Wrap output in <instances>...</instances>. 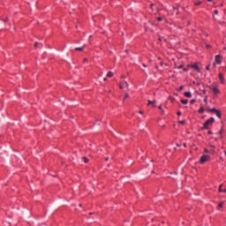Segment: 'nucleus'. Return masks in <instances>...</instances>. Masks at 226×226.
Instances as JSON below:
<instances>
[{
  "mask_svg": "<svg viewBox=\"0 0 226 226\" xmlns=\"http://www.w3.org/2000/svg\"><path fill=\"white\" fill-rule=\"evenodd\" d=\"M207 87L210 89V91H212L214 98H218V95H220L222 93L220 91V88L218 87V83L216 82H214L213 84L207 86Z\"/></svg>",
  "mask_w": 226,
  "mask_h": 226,
  "instance_id": "nucleus-1",
  "label": "nucleus"
},
{
  "mask_svg": "<svg viewBox=\"0 0 226 226\" xmlns=\"http://www.w3.org/2000/svg\"><path fill=\"white\" fill-rule=\"evenodd\" d=\"M215 123V117H210L208 120L205 122L201 130H209V126Z\"/></svg>",
  "mask_w": 226,
  "mask_h": 226,
  "instance_id": "nucleus-2",
  "label": "nucleus"
},
{
  "mask_svg": "<svg viewBox=\"0 0 226 226\" xmlns=\"http://www.w3.org/2000/svg\"><path fill=\"white\" fill-rule=\"evenodd\" d=\"M207 112H212L214 114H215V116L219 118L222 119V111L220 109H216V108H212V109H208Z\"/></svg>",
  "mask_w": 226,
  "mask_h": 226,
  "instance_id": "nucleus-3",
  "label": "nucleus"
},
{
  "mask_svg": "<svg viewBox=\"0 0 226 226\" xmlns=\"http://www.w3.org/2000/svg\"><path fill=\"white\" fill-rule=\"evenodd\" d=\"M210 160H211V156L203 154L200 158V163L204 164V163H206V162H209Z\"/></svg>",
  "mask_w": 226,
  "mask_h": 226,
  "instance_id": "nucleus-4",
  "label": "nucleus"
},
{
  "mask_svg": "<svg viewBox=\"0 0 226 226\" xmlns=\"http://www.w3.org/2000/svg\"><path fill=\"white\" fill-rule=\"evenodd\" d=\"M222 61H223V57H222L220 55H217L215 56V62H214L213 65L216 66V64H222Z\"/></svg>",
  "mask_w": 226,
  "mask_h": 226,
  "instance_id": "nucleus-5",
  "label": "nucleus"
},
{
  "mask_svg": "<svg viewBox=\"0 0 226 226\" xmlns=\"http://www.w3.org/2000/svg\"><path fill=\"white\" fill-rule=\"evenodd\" d=\"M187 67L188 68H193V70L198 72V73H200V68L199 67V64H197V63H194L192 64H188Z\"/></svg>",
  "mask_w": 226,
  "mask_h": 226,
  "instance_id": "nucleus-6",
  "label": "nucleus"
},
{
  "mask_svg": "<svg viewBox=\"0 0 226 226\" xmlns=\"http://www.w3.org/2000/svg\"><path fill=\"white\" fill-rule=\"evenodd\" d=\"M219 79L221 84H225V76L223 75V73L220 72L218 74Z\"/></svg>",
  "mask_w": 226,
  "mask_h": 226,
  "instance_id": "nucleus-7",
  "label": "nucleus"
},
{
  "mask_svg": "<svg viewBox=\"0 0 226 226\" xmlns=\"http://www.w3.org/2000/svg\"><path fill=\"white\" fill-rule=\"evenodd\" d=\"M128 87V83L126 81H122L120 83V89H126Z\"/></svg>",
  "mask_w": 226,
  "mask_h": 226,
  "instance_id": "nucleus-8",
  "label": "nucleus"
},
{
  "mask_svg": "<svg viewBox=\"0 0 226 226\" xmlns=\"http://www.w3.org/2000/svg\"><path fill=\"white\" fill-rule=\"evenodd\" d=\"M147 102H148L147 105H152V107H156V100L154 101L148 100Z\"/></svg>",
  "mask_w": 226,
  "mask_h": 226,
  "instance_id": "nucleus-9",
  "label": "nucleus"
},
{
  "mask_svg": "<svg viewBox=\"0 0 226 226\" xmlns=\"http://www.w3.org/2000/svg\"><path fill=\"white\" fill-rule=\"evenodd\" d=\"M184 96L186 98H192V93L191 92H185Z\"/></svg>",
  "mask_w": 226,
  "mask_h": 226,
  "instance_id": "nucleus-10",
  "label": "nucleus"
},
{
  "mask_svg": "<svg viewBox=\"0 0 226 226\" xmlns=\"http://www.w3.org/2000/svg\"><path fill=\"white\" fill-rule=\"evenodd\" d=\"M181 103H183V105H187L188 104V99H182Z\"/></svg>",
  "mask_w": 226,
  "mask_h": 226,
  "instance_id": "nucleus-11",
  "label": "nucleus"
},
{
  "mask_svg": "<svg viewBox=\"0 0 226 226\" xmlns=\"http://www.w3.org/2000/svg\"><path fill=\"white\" fill-rule=\"evenodd\" d=\"M107 77H109V78H112V77H114V72H108V73H107Z\"/></svg>",
  "mask_w": 226,
  "mask_h": 226,
  "instance_id": "nucleus-12",
  "label": "nucleus"
},
{
  "mask_svg": "<svg viewBox=\"0 0 226 226\" xmlns=\"http://www.w3.org/2000/svg\"><path fill=\"white\" fill-rule=\"evenodd\" d=\"M168 100H170V102H171V103H174L176 102V98L172 97V96H170L168 98Z\"/></svg>",
  "mask_w": 226,
  "mask_h": 226,
  "instance_id": "nucleus-13",
  "label": "nucleus"
},
{
  "mask_svg": "<svg viewBox=\"0 0 226 226\" xmlns=\"http://www.w3.org/2000/svg\"><path fill=\"white\" fill-rule=\"evenodd\" d=\"M199 114H203L204 113V107H200L198 110Z\"/></svg>",
  "mask_w": 226,
  "mask_h": 226,
  "instance_id": "nucleus-14",
  "label": "nucleus"
},
{
  "mask_svg": "<svg viewBox=\"0 0 226 226\" xmlns=\"http://www.w3.org/2000/svg\"><path fill=\"white\" fill-rule=\"evenodd\" d=\"M75 50L82 52V50H84V46L83 47H79V48H75Z\"/></svg>",
  "mask_w": 226,
  "mask_h": 226,
  "instance_id": "nucleus-15",
  "label": "nucleus"
},
{
  "mask_svg": "<svg viewBox=\"0 0 226 226\" xmlns=\"http://www.w3.org/2000/svg\"><path fill=\"white\" fill-rule=\"evenodd\" d=\"M223 204H225L224 201L220 202L218 205V208L220 209V208L223 207Z\"/></svg>",
  "mask_w": 226,
  "mask_h": 226,
  "instance_id": "nucleus-16",
  "label": "nucleus"
},
{
  "mask_svg": "<svg viewBox=\"0 0 226 226\" xmlns=\"http://www.w3.org/2000/svg\"><path fill=\"white\" fill-rule=\"evenodd\" d=\"M201 4H202V2H200L199 0L194 3L195 6H200Z\"/></svg>",
  "mask_w": 226,
  "mask_h": 226,
  "instance_id": "nucleus-17",
  "label": "nucleus"
},
{
  "mask_svg": "<svg viewBox=\"0 0 226 226\" xmlns=\"http://www.w3.org/2000/svg\"><path fill=\"white\" fill-rule=\"evenodd\" d=\"M83 160L85 163H89V159H87V157H83Z\"/></svg>",
  "mask_w": 226,
  "mask_h": 226,
  "instance_id": "nucleus-18",
  "label": "nucleus"
},
{
  "mask_svg": "<svg viewBox=\"0 0 226 226\" xmlns=\"http://www.w3.org/2000/svg\"><path fill=\"white\" fill-rule=\"evenodd\" d=\"M211 152L213 154H215V146H211Z\"/></svg>",
  "mask_w": 226,
  "mask_h": 226,
  "instance_id": "nucleus-19",
  "label": "nucleus"
},
{
  "mask_svg": "<svg viewBox=\"0 0 226 226\" xmlns=\"http://www.w3.org/2000/svg\"><path fill=\"white\" fill-rule=\"evenodd\" d=\"M196 102H197V100L192 99V100H191L190 103H191V105H193V103H195Z\"/></svg>",
  "mask_w": 226,
  "mask_h": 226,
  "instance_id": "nucleus-20",
  "label": "nucleus"
},
{
  "mask_svg": "<svg viewBox=\"0 0 226 226\" xmlns=\"http://www.w3.org/2000/svg\"><path fill=\"white\" fill-rule=\"evenodd\" d=\"M162 20H163V18H162V17H158V18H157V21H158V22H162Z\"/></svg>",
  "mask_w": 226,
  "mask_h": 226,
  "instance_id": "nucleus-21",
  "label": "nucleus"
},
{
  "mask_svg": "<svg viewBox=\"0 0 226 226\" xmlns=\"http://www.w3.org/2000/svg\"><path fill=\"white\" fill-rule=\"evenodd\" d=\"M210 68H211V64H208V65L206 66V70H207V71H209Z\"/></svg>",
  "mask_w": 226,
  "mask_h": 226,
  "instance_id": "nucleus-22",
  "label": "nucleus"
},
{
  "mask_svg": "<svg viewBox=\"0 0 226 226\" xmlns=\"http://www.w3.org/2000/svg\"><path fill=\"white\" fill-rule=\"evenodd\" d=\"M9 19L6 17L5 19H2L3 22H8Z\"/></svg>",
  "mask_w": 226,
  "mask_h": 226,
  "instance_id": "nucleus-23",
  "label": "nucleus"
},
{
  "mask_svg": "<svg viewBox=\"0 0 226 226\" xmlns=\"http://www.w3.org/2000/svg\"><path fill=\"white\" fill-rule=\"evenodd\" d=\"M158 109H159V110H162V113L163 114V109L162 108V105H160L159 107H158Z\"/></svg>",
  "mask_w": 226,
  "mask_h": 226,
  "instance_id": "nucleus-24",
  "label": "nucleus"
},
{
  "mask_svg": "<svg viewBox=\"0 0 226 226\" xmlns=\"http://www.w3.org/2000/svg\"><path fill=\"white\" fill-rule=\"evenodd\" d=\"M180 124H185L186 122L185 120H181L178 122Z\"/></svg>",
  "mask_w": 226,
  "mask_h": 226,
  "instance_id": "nucleus-25",
  "label": "nucleus"
},
{
  "mask_svg": "<svg viewBox=\"0 0 226 226\" xmlns=\"http://www.w3.org/2000/svg\"><path fill=\"white\" fill-rule=\"evenodd\" d=\"M222 185H220V186H219V192H223V190H222Z\"/></svg>",
  "mask_w": 226,
  "mask_h": 226,
  "instance_id": "nucleus-26",
  "label": "nucleus"
},
{
  "mask_svg": "<svg viewBox=\"0 0 226 226\" xmlns=\"http://www.w3.org/2000/svg\"><path fill=\"white\" fill-rule=\"evenodd\" d=\"M214 15H218V10L214 11Z\"/></svg>",
  "mask_w": 226,
  "mask_h": 226,
  "instance_id": "nucleus-27",
  "label": "nucleus"
},
{
  "mask_svg": "<svg viewBox=\"0 0 226 226\" xmlns=\"http://www.w3.org/2000/svg\"><path fill=\"white\" fill-rule=\"evenodd\" d=\"M183 89H184V87L181 86V87L178 88V91L181 92V91H183Z\"/></svg>",
  "mask_w": 226,
  "mask_h": 226,
  "instance_id": "nucleus-28",
  "label": "nucleus"
},
{
  "mask_svg": "<svg viewBox=\"0 0 226 226\" xmlns=\"http://www.w3.org/2000/svg\"><path fill=\"white\" fill-rule=\"evenodd\" d=\"M204 102L207 103V95L205 96Z\"/></svg>",
  "mask_w": 226,
  "mask_h": 226,
  "instance_id": "nucleus-29",
  "label": "nucleus"
},
{
  "mask_svg": "<svg viewBox=\"0 0 226 226\" xmlns=\"http://www.w3.org/2000/svg\"><path fill=\"white\" fill-rule=\"evenodd\" d=\"M207 134H208V135H213V132L208 131V132H207Z\"/></svg>",
  "mask_w": 226,
  "mask_h": 226,
  "instance_id": "nucleus-30",
  "label": "nucleus"
},
{
  "mask_svg": "<svg viewBox=\"0 0 226 226\" xmlns=\"http://www.w3.org/2000/svg\"><path fill=\"white\" fill-rule=\"evenodd\" d=\"M188 68H189V67L187 66V68H184L183 71H184V72H188Z\"/></svg>",
  "mask_w": 226,
  "mask_h": 226,
  "instance_id": "nucleus-31",
  "label": "nucleus"
},
{
  "mask_svg": "<svg viewBox=\"0 0 226 226\" xmlns=\"http://www.w3.org/2000/svg\"><path fill=\"white\" fill-rule=\"evenodd\" d=\"M126 98H129L128 94H125V95H124V100H126Z\"/></svg>",
  "mask_w": 226,
  "mask_h": 226,
  "instance_id": "nucleus-32",
  "label": "nucleus"
},
{
  "mask_svg": "<svg viewBox=\"0 0 226 226\" xmlns=\"http://www.w3.org/2000/svg\"><path fill=\"white\" fill-rule=\"evenodd\" d=\"M36 47H38V42L34 43V49H36Z\"/></svg>",
  "mask_w": 226,
  "mask_h": 226,
  "instance_id": "nucleus-33",
  "label": "nucleus"
},
{
  "mask_svg": "<svg viewBox=\"0 0 226 226\" xmlns=\"http://www.w3.org/2000/svg\"><path fill=\"white\" fill-rule=\"evenodd\" d=\"M177 68H178V70H181V69H183V65H179Z\"/></svg>",
  "mask_w": 226,
  "mask_h": 226,
  "instance_id": "nucleus-34",
  "label": "nucleus"
},
{
  "mask_svg": "<svg viewBox=\"0 0 226 226\" xmlns=\"http://www.w3.org/2000/svg\"><path fill=\"white\" fill-rule=\"evenodd\" d=\"M177 115L181 116V111H177Z\"/></svg>",
  "mask_w": 226,
  "mask_h": 226,
  "instance_id": "nucleus-35",
  "label": "nucleus"
},
{
  "mask_svg": "<svg viewBox=\"0 0 226 226\" xmlns=\"http://www.w3.org/2000/svg\"><path fill=\"white\" fill-rule=\"evenodd\" d=\"M139 114H144V111L139 110Z\"/></svg>",
  "mask_w": 226,
  "mask_h": 226,
  "instance_id": "nucleus-36",
  "label": "nucleus"
},
{
  "mask_svg": "<svg viewBox=\"0 0 226 226\" xmlns=\"http://www.w3.org/2000/svg\"><path fill=\"white\" fill-rule=\"evenodd\" d=\"M207 49H211V46L210 45H207Z\"/></svg>",
  "mask_w": 226,
  "mask_h": 226,
  "instance_id": "nucleus-37",
  "label": "nucleus"
},
{
  "mask_svg": "<svg viewBox=\"0 0 226 226\" xmlns=\"http://www.w3.org/2000/svg\"><path fill=\"white\" fill-rule=\"evenodd\" d=\"M153 6H154V4H151L150 7L153 8Z\"/></svg>",
  "mask_w": 226,
  "mask_h": 226,
  "instance_id": "nucleus-38",
  "label": "nucleus"
},
{
  "mask_svg": "<svg viewBox=\"0 0 226 226\" xmlns=\"http://www.w3.org/2000/svg\"><path fill=\"white\" fill-rule=\"evenodd\" d=\"M184 147H186V143H183Z\"/></svg>",
  "mask_w": 226,
  "mask_h": 226,
  "instance_id": "nucleus-39",
  "label": "nucleus"
},
{
  "mask_svg": "<svg viewBox=\"0 0 226 226\" xmlns=\"http://www.w3.org/2000/svg\"><path fill=\"white\" fill-rule=\"evenodd\" d=\"M204 151H205V153H208V151H207V148H205V149H204Z\"/></svg>",
  "mask_w": 226,
  "mask_h": 226,
  "instance_id": "nucleus-40",
  "label": "nucleus"
},
{
  "mask_svg": "<svg viewBox=\"0 0 226 226\" xmlns=\"http://www.w3.org/2000/svg\"><path fill=\"white\" fill-rule=\"evenodd\" d=\"M142 65H143L144 68H147L146 64H143Z\"/></svg>",
  "mask_w": 226,
  "mask_h": 226,
  "instance_id": "nucleus-41",
  "label": "nucleus"
},
{
  "mask_svg": "<svg viewBox=\"0 0 226 226\" xmlns=\"http://www.w3.org/2000/svg\"><path fill=\"white\" fill-rule=\"evenodd\" d=\"M105 160H106V162H109V157H106Z\"/></svg>",
  "mask_w": 226,
  "mask_h": 226,
  "instance_id": "nucleus-42",
  "label": "nucleus"
},
{
  "mask_svg": "<svg viewBox=\"0 0 226 226\" xmlns=\"http://www.w3.org/2000/svg\"><path fill=\"white\" fill-rule=\"evenodd\" d=\"M223 193H226V189L222 190Z\"/></svg>",
  "mask_w": 226,
  "mask_h": 226,
  "instance_id": "nucleus-43",
  "label": "nucleus"
},
{
  "mask_svg": "<svg viewBox=\"0 0 226 226\" xmlns=\"http://www.w3.org/2000/svg\"><path fill=\"white\" fill-rule=\"evenodd\" d=\"M161 66H163V62H161Z\"/></svg>",
  "mask_w": 226,
  "mask_h": 226,
  "instance_id": "nucleus-44",
  "label": "nucleus"
},
{
  "mask_svg": "<svg viewBox=\"0 0 226 226\" xmlns=\"http://www.w3.org/2000/svg\"><path fill=\"white\" fill-rule=\"evenodd\" d=\"M203 94H206V90H203Z\"/></svg>",
  "mask_w": 226,
  "mask_h": 226,
  "instance_id": "nucleus-45",
  "label": "nucleus"
},
{
  "mask_svg": "<svg viewBox=\"0 0 226 226\" xmlns=\"http://www.w3.org/2000/svg\"><path fill=\"white\" fill-rule=\"evenodd\" d=\"M84 61H87V58H84Z\"/></svg>",
  "mask_w": 226,
  "mask_h": 226,
  "instance_id": "nucleus-46",
  "label": "nucleus"
},
{
  "mask_svg": "<svg viewBox=\"0 0 226 226\" xmlns=\"http://www.w3.org/2000/svg\"><path fill=\"white\" fill-rule=\"evenodd\" d=\"M220 135H222V131L219 132Z\"/></svg>",
  "mask_w": 226,
  "mask_h": 226,
  "instance_id": "nucleus-47",
  "label": "nucleus"
},
{
  "mask_svg": "<svg viewBox=\"0 0 226 226\" xmlns=\"http://www.w3.org/2000/svg\"><path fill=\"white\" fill-rule=\"evenodd\" d=\"M79 207H82V204H79Z\"/></svg>",
  "mask_w": 226,
  "mask_h": 226,
  "instance_id": "nucleus-48",
  "label": "nucleus"
},
{
  "mask_svg": "<svg viewBox=\"0 0 226 226\" xmlns=\"http://www.w3.org/2000/svg\"><path fill=\"white\" fill-rule=\"evenodd\" d=\"M209 3H211V1H213V0H207Z\"/></svg>",
  "mask_w": 226,
  "mask_h": 226,
  "instance_id": "nucleus-49",
  "label": "nucleus"
},
{
  "mask_svg": "<svg viewBox=\"0 0 226 226\" xmlns=\"http://www.w3.org/2000/svg\"><path fill=\"white\" fill-rule=\"evenodd\" d=\"M214 20H216V18H215V17H214Z\"/></svg>",
  "mask_w": 226,
  "mask_h": 226,
  "instance_id": "nucleus-50",
  "label": "nucleus"
},
{
  "mask_svg": "<svg viewBox=\"0 0 226 226\" xmlns=\"http://www.w3.org/2000/svg\"><path fill=\"white\" fill-rule=\"evenodd\" d=\"M104 80H107V78H104Z\"/></svg>",
  "mask_w": 226,
  "mask_h": 226,
  "instance_id": "nucleus-51",
  "label": "nucleus"
},
{
  "mask_svg": "<svg viewBox=\"0 0 226 226\" xmlns=\"http://www.w3.org/2000/svg\"><path fill=\"white\" fill-rule=\"evenodd\" d=\"M177 146L179 147V144H177Z\"/></svg>",
  "mask_w": 226,
  "mask_h": 226,
  "instance_id": "nucleus-52",
  "label": "nucleus"
},
{
  "mask_svg": "<svg viewBox=\"0 0 226 226\" xmlns=\"http://www.w3.org/2000/svg\"><path fill=\"white\" fill-rule=\"evenodd\" d=\"M224 154L226 155V151H224Z\"/></svg>",
  "mask_w": 226,
  "mask_h": 226,
  "instance_id": "nucleus-53",
  "label": "nucleus"
},
{
  "mask_svg": "<svg viewBox=\"0 0 226 226\" xmlns=\"http://www.w3.org/2000/svg\"><path fill=\"white\" fill-rule=\"evenodd\" d=\"M89 215H93V213H90Z\"/></svg>",
  "mask_w": 226,
  "mask_h": 226,
  "instance_id": "nucleus-54",
  "label": "nucleus"
}]
</instances>
